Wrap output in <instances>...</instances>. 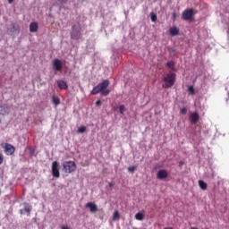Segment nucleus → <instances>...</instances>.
Instances as JSON below:
<instances>
[{
  "label": "nucleus",
  "instance_id": "obj_1",
  "mask_svg": "<svg viewBox=\"0 0 229 229\" xmlns=\"http://www.w3.org/2000/svg\"><path fill=\"white\" fill-rule=\"evenodd\" d=\"M108 85H110L109 80L103 81L98 86L93 88L91 94L93 96H96L99 94V92H101L102 96H108V94H110V89H108Z\"/></svg>",
  "mask_w": 229,
  "mask_h": 229
},
{
  "label": "nucleus",
  "instance_id": "obj_33",
  "mask_svg": "<svg viewBox=\"0 0 229 229\" xmlns=\"http://www.w3.org/2000/svg\"><path fill=\"white\" fill-rule=\"evenodd\" d=\"M61 229H69V227L63 225Z\"/></svg>",
  "mask_w": 229,
  "mask_h": 229
},
{
  "label": "nucleus",
  "instance_id": "obj_26",
  "mask_svg": "<svg viewBox=\"0 0 229 229\" xmlns=\"http://www.w3.org/2000/svg\"><path fill=\"white\" fill-rule=\"evenodd\" d=\"M113 219L115 221L116 219H119V211H114L113 214Z\"/></svg>",
  "mask_w": 229,
  "mask_h": 229
},
{
  "label": "nucleus",
  "instance_id": "obj_6",
  "mask_svg": "<svg viewBox=\"0 0 229 229\" xmlns=\"http://www.w3.org/2000/svg\"><path fill=\"white\" fill-rule=\"evenodd\" d=\"M71 38H72L73 40H80V38H81V31L80 30V29H76V25L72 26Z\"/></svg>",
  "mask_w": 229,
  "mask_h": 229
},
{
  "label": "nucleus",
  "instance_id": "obj_9",
  "mask_svg": "<svg viewBox=\"0 0 229 229\" xmlns=\"http://www.w3.org/2000/svg\"><path fill=\"white\" fill-rule=\"evenodd\" d=\"M167 176H169V173L165 169L159 170L157 174V180H165Z\"/></svg>",
  "mask_w": 229,
  "mask_h": 229
},
{
  "label": "nucleus",
  "instance_id": "obj_36",
  "mask_svg": "<svg viewBox=\"0 0 229 229\" xmlns=\"http://www.w3.org/2000/svg\"><path fill=\"white\" fill-rule=\"evenodd\" d=\"M180 165H183V163H182V162H180Z\"/></svg>",
  "mask_w": 229,
  "mask_h": 229
},
{
  "label": "nucleus",
  "instance_id": "obj_8",
  "mask_svg": "<svg viewBox=\"0 0 229 229\" xmlns=\"http://www.w3.org/2000/svg\"><path fill=\"white\" fill-rule=\"evenodd\" d=\"M4 149L7 155H13L15 153V147L10 143H5Z\"/></svg>",
  "mask_w": 229,
  "mask_h": 229
},
{
  "label": "nucleus",
  "instance_id": "obj_12",
  "mask_svg": "<svg viewBox=\"0 0 229 229\" xmlns=\"http://www.w3.org/2000/svg\"><path fill=\"white\" fill-rule=\"evenodd\" d=\"M30 33H37L38 31V23L37 21H33L30 24Z\"/></svg>",
  "mask_w": 229,
  "mask_h": 229
},
{
  "label": "nucleus",
  "instance_id": "obj_25",
  "mask_svg": "<svg viewBox=\"0 0 229 229\" xmlns=\"http://www.w3.org/2000/svg\"><path fill=\"white\" fill-rule=\"evenodd\" d=\"M135 169H137L136 165H131V166L128 167L129 173H134Z\"/></svg>",
  "mask_w": 229,
  "mask_h": 229
},
{
  "label": "nucleus",
  "instance_id": "obj_31",
  "mask_svg": "<svg viewBox=\"0 0 229 229\" xmlns=\"http://www.w3.org/2000/svg\"><path fill=\"white\" fill-rule=\"evenodd\" d=\"M4 160V157H3V155L0 154V165L3 164V161Z\"/></svg>",
  "mask_w": 229,
  "mask_h": 229
},
{
  "label": "nucleus",
  "instance_id": "obj_18",
  "mask_svg": "<svg viewBox=\"0 0 229 229\" xmlns=\"http://www.w3.org/2000/svg\"><path fill=\"white\" fill-rule=\"evenodd\" d=\"M166 67H168V69H171L172 71H174V61L167 62Z\"/></svg>",
  "mask_w": 229,
  "mask_h": 229
},
{
  "label": "nucleus",
  "instance_id": "obj_35",
  "mask_svg": "<svg viewBox=\"0 0 229 229\" xmlns=\"http://www.w3.org/2000/svg\"><path fill=\"white\" fill-rule=\"evenodd\" d=\"M12 26H13V28H15V23H13V25H12Z\"/></svg>",
  "mask_w": 229,
  "mask_h": 229
},
{
  "label": "nucleus",
  "instance_id": "obj_5",
  "mask_svg": "<svg viewBox=\"0 0 229 229\" xmlns=\"http://www.w3.org/2000/svg\"><path fill=\"white\" fill-rule=\"evenodd\" d=\"M52 175L54 178H60V163L58 161L52 163Z\"/></svg>",
  "mask_w": 229,
  "mask_h": 229
},
{
  "label": "nucleus",
  "instance_id": "obj_22",
  "mask_svg": "<svg viewBox=\"0 0 229 229\" xmlns=\"http://www.w3.org/2000/svg\"><path fill=\"white\" fill-rule=\"evenodd\" d=\"M24 212H27L28 216H30V214H31V206L30 205L25 206Z\"/></svg>",
  "mask_w": 229,
  "mask_h": 229
},
{
  "label": "nucleus",
  "instance_id": "obj_2",
  "mask_svg": "<svg viewBox=\"0 0 229 229\" xmlns=\"http://www.w3.org/2000/svg\"><path fill=\"white\" fill-rule=\"evenodd\" d=\"M163 89H171L176 81V73L170 72L164 76L163 78Z\"/></svg>",
  "mask_w": 229,
  "mask_h": 229
},
{
  "label": "nucleus",
  "instance_id": "obj_28",
  "mask_svg": "<svg viewBox=\"0 0 229 229\" xmlns=\"http://www.w3.org/2000/svg\"><path fill=\"white\" fill-rule=\"evenodd\" d=\"M180 113L182 114V115H185V114H187V108L186 107L182 108Z\"/></svg>",
  "mask_w": 229,
  "mask_h": 229
},
{
  "label": "nucleus",
  "instance_id": "obj_37",
  "mask_svg": "<svg viewBox=\"0 0 229 229\" xmlns=\"http://www.w3.org/2000/svg\"><path fill=\"white\" fill-rule=\"evenodd\" d=\"M174 17H176V14H175V13H174Z\"/></svg>",
  "mask_w": 229,
  "mask_h": 229
},
{
  "label": "nucleus",
  "instance_id": "obj_17",
  "mask_svg": "<svg viewBox=\"0 0 229 229\" xmlns=\"http://www.w3.org/2000/svg\"><path fill=\"white\" fill-rule=\"evenodd\" d=\"M199 187H200L202 191H207V182H205L204 181H199Z\"/></svg>",
  "mask_w": 229,
  "mask_h": 229
},
{
  "label": "nucleus",
  "instance_id": "obj_21",
  "mask_svg": "<svg viewBox=\"0 0 229 229\" xmlns=\"http://www.w3.org/2000/svg\"><path fill=\"white\" fill-rule=\"evenodd\" d=\"M119 112L122 115H124V112H126V107L124 106V105H121L119 106Z\"/></svg>",
  "mask_w": 229,
  "mask_h": 229
},
{
  "label": "nucleus",
  "instance_id": "obj_15",
  "mask_svg": "<svg viewBox=\"0 0 229 229\" xmlns=\"http://www.w3.org/2000/svg\"><path fill=\"white\" fill-rule=\"evenodd\" d=\"M169 31H170V35L172 37H176V35H178V33H180V30H178V28H176V27L170 28Z\"/></svg>",
  "mask_w": 229,
  "mask_h": 229
},
{
  "label": "nucleus",
  "instance_id": "obj_11",
  "mask_svg": "<svg viewBox=\"0 0 229 229\" xmlns=\"http://www.w3.org/2000/svg\"><path fill=\"white\" fill-rule=\"evenodd\" d=\"M199 121V114L198 113H191L190 114V122L191 124H196Z\"/></svg>",
  "mask_w": 229,
  "mask_h": 229
},
{
  "label": "nucleus",
  "instance_id": "obj_19",
  "mask_svg": "<svg viewBox=\"0 0 229 229\" xmlns=\"http://www.w3.org/2000/svg\"><path fill=\"white\" fill-rule=\"evenodd\" d=\"M52 103L54 105H55V106L60 105V98H58L57 97H53L52 98Z\"/></svg>",
  "mask_w": 229,
  "mask_h": 229
},
{
  "label": "nucleus",
  "instance_id": "obj_16",
  "mask_svg": "<svg viewBox=\"0 0 229 229\" xmlns=\"http://www.w3.org/2000/svg\"><path fill=\"white\" fill-rule=\"evenodd\" d=\"M144 217H145L144 211L143 212H138L135 215V219L137 221H144Z\"/></svg>",
  "mask_w": 229,
  "mask_h": 229
},
{
  "label": "nucleus",
  "instance_id": "obj_7",
  "mask_svg": "<svg viewBox=\"0 0 229 229\" xmlns=\"http://www.w3.org/2000/svg\"><path fill=\"white\" fill-rule=\"evenodd\" d=\"M52 66L54 71L60 72L64 68V64H62V60L56 58L53 61Z\"/></svg>",
  "mask_w": 229,
  "mask_h": 229
},
{
  "label": "nucleus",
  "instance_id": "obj_32",
  "mask_svg": "<svg viewBox=\"0 0 229 229\" xmlns=\"http://www.w3.org/2000/svg\"><path fill=\"white\" fill-rule=\"evenodd\" d=\"M108 185L112 189V187H114V182H109Z\"/></svg>",
  "mask_w": 229,
  "mask_h": 229
},
{
  "label": "nucleus",
  "instance_id": "obj_23",
  "mask_svg": "<svg viewBox=\"0 0 229 229\" xmlns=\"http://www.w3.org/2000/svg\"><path fill=\"white\" fill-rule=\"evenodd\" d=\"M78 133H85V131H87V127L85 126H81L78 128Z\"/></svg>",
  "mask_w": 229,
  "mask_h": 229
},
{
  "label": "nucleus",
  "instance_id": "obj_30",
  "mask_svg": "<svg viewBox=\"0 0 229 229\" xmlns=\"http://www.w3.org/2000/svg\"><path fill=\"white\" fill-rule=\"evenodd\" d=\"M101 105H102L101 100H97V101H96V106H101Z\"/></svg>",
  "mask_w": 229,
  "mask_h": 229
},
{
  "label": "nucleus",
  "instance_id": "obj_10",
  "mask_svg": "<svg viewBox=\"0 0 229 229\" xmlns=\"http://www.w3.org/2000/svg\"><path fill=\"white\" fill-rule=\"evenodd\" d=\"M86 208L89 209V212H91V214H96V212H98V205H96V203L94 202H88L85 205Z\"/></svg>",
  "mask_w": 229,
  "mask_h": 229
},
{
  "label": "nucleus",
  "instance_id": "obj_4",
  "mask_svg": "<svg viewBox=\"0 0 229 229\" xmlns=\"http://www.w3.org/2000/svg\"><path fill=\"white\" fill-rule=\"evenodd\" d=\"M195 14L196 13H194V9L188 8L182 12V19L183 21H191Z\"/></svg>",
  "mask_w": 229,
  "mask_h": 229
},
{
  "label": "nucleus",
  "instance_id": "obj_34",
  "mask_svg": "<svg viewBox=\"0 0 229 229\" xmlns=\"http://www.w3.org/2000/svg\"><path fill=\"white\" fill-rule=\"evenodd\" d=\"M9 4H12L13 3V0H8Z\"/></svg>",
  "mask_w": 229,
  "mask_h": 229
},
{
  "label": "nucleus",
  "instance_id": "obj_13",
  "mask_svg": "<svg viewBox=\"0 0 229 229\" xmlns=\"http://www.w3.org/2000/svg\"><path fill=\"white\" fill-rule=\"evenodd\" d=\"M10 107L8 106H0V115H8Z\"/></svg>",
  "mask_w": 229,
  "mask_h": 229
},
{
  "label": "nucleus",
  "instance_id": "obj_27",
  "mask_svg": "<svg viewBox=\"0 0 229 229\" xmlns=\"http://www.w3.org/2000/svg\"><path fill=\"white\" fill-rule=\"evenodd\" d=\"M168 51H169V53H170L171 55H173V53H176V48H174V47H169V48H168Z\"/></svg>",
  "mask_w": 229,
  "mask_h": 229
},
{
  "label": "nucleus",
  "instance_id": "obj_3",
  "mask_svg": "<svg viewBox=\"0 0 229 229\" xmlns=\"http://www.w3.org/2000/svg\"><path fill=\"white\" fill-rule=\"evenodd\" d=\"M63 167H64V173H74V171H76L77 166H76V163L74 161H65L63 163Z\"/></svg>",
  "mask_w": 229,
  "mask_h": 229
},
{
  "label": "nucleus",
  "instance_id": "obj_20",
  "mask_svg": "<svg viewBox=\"0 0 229 229\" xmlns=\"http://www.w3.org/2000/svg\"><path fill=\"white\" fill-rule=\"evenodd\" d=\"M188 92H189L191 96H194V94H196L195 89H194V86H189V87H188Z\"/></svg>",
  "mask_w": 229,
  "mask_h": 229
},
{
  "label": "nucleus",
  "instance_id": "obj_29",
  "mask_svg": "<svg viewBox=\"0 0 229 229\" xmlns=\"http://www.w3.org/2000/svg\"><path fill=\"white\" fill-rule=\"evenodd\" d=\"M61 4H65L69 0H57Z\"/></svg>",
  "mask_w": 229,
  "mask_h": 229
},
{
  "label": "nucleus",
  "instance_id": "obj_24",
  "mask_svg": "<svg viewBox=\"0 0 229 229\" xmlns=\"http://www.w3.org/2000/svg\"><path fill=\"white\" fill-rule=\"evenodd\" d=\"M150 19L152 22H157V14H155L154 13H151Z\"/></svg>",
  "mask_w": 229,
  "mask_h": 229
},
{
  "label": "nucleus",
  "instance_id": "obj_14",
  "mask_svg": "<svg viewBox=\"0 0 229 229\" xmlns=\"http://www.w3.org/2000/svg\"><path fill=\"white\" fill-rule=\"evenodd\" d=\"M57 87L61 89V90H67V89H69V86L67 85V82L64 81H57Z\"/></svg>",
  "mask_w": 229,
  "mask_h": 229
}]
</instances>
